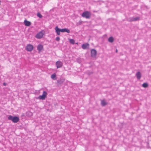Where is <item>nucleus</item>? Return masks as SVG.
Listing matches in <instances>:
<instances>
[{"mask_svg":"<svg viewBox=\"0 0 151 151\" xmlns=\"http://www.w3.org/2000/svg\"><path fill=\"white\" fill-rule=\"evenodd\" d=\"M63 63L60 61L58 60L56 63V65L57 68H58L61 67L63 65Z\"/></svg>","mask_w":151,"mask_h":151,"instance_id":"9","label":"nucleus"},{"mask_svg":"<svg viewBox=\"0 0 151 151\" xmlns=\"http://www.w3.org/2000/svg\"><path fill=\"white\" fill-rule=\"evenodd\" d=\"M97 54V51L94 49H92L91 50V55L92 57L95 58Z\"/></svg>","mask_w":151,"mask_h":151,"instance_id":"8","label":"nucleus"},{"mask_svg":"<svg viewBox=\"0 0 151 151\" xmlns=\"http://www.w3.org/2000/svg\"><path fill=\"white\" fill-rule=\"evenodd\" d=\"M51 78L54 80H56L57 78L56 74L55 73L52 74L51 76Z\"/></svg>","mask_w":151,"mask_h":151,"instance_id":"19","label":"nucleus"},{"mask_svg":"<svg viewBox=\"0 0 151 151\" xmlns=\"http://www.w3.org/2000/svg\"><path fill=\"white\" fill-rule=\"evenodd\" d=\"M55 32L58 35H60V32H61V29L59 28L57 26L55 28Z\"/></svg>","mask_w":151,"mask_h":151,"instance_id":"10","label":"nucleus"},{"mask_svg":"<svg viewBox=\"0 0 151 151\" xmlns=\"http://www.w3.org/2000/svg\"><path fill=\"white\" fill-rule=\"evenodd\" d=\"M142 86L144 88H146L148 87V84L147 83H145L142 85Z\"/></svg>","mask_w":151,"mask_h":151,"instance_id":"20","label":"nucleus"},{"mask_svg":"<svg viewBox=\"0 0 151 151\" xmlns=\"http://www.w3.org/2000/svg\"><path fill=\"white\" fill-rule=\"evenodd\" d=\"M24 23L25 26H29L31 24V23L30 22L28 21L26 19L24 20Z\"/></svg>","mask_w":151,"mask_h":151,"instance_id":"12","label":"nucleus"},{"mask_svg":"<svg viewBox=\"0 0 151 151\" xmlns=\"http://www.w3.org/2000/svg\"><path fill=\"white\" fill-rule=\"evenodd\" d=\"M82 16L83 17H85L86 19H89L91 17V14L88 11H85L82 13Z\"/></svg>","mask_w":151,"mask_h":151,"instance_id":"5","label":"nucleus"},{"mask_svg":"<svg viewBox=\"0 0 151 151\" xmlns=\"http://www.w3.org/2000/svg\"><path fill=\"white\" fill-rule=\"evenodd\" d=\"M65 79L63 77H61L59 79L57 80L56 84L57 86H60L65 81Z\"/></svg>","mask_w":151,"mask_h":151,"instance_id":"3","label":"nucleus"},{"mask_svg":"<svg viewBox=\"0 0 151 151\" xmlns=\"http://www.w3.org/2000/svg\"><path fill=\"white\" fill-rule=\"evenodd\" d=\"M136 76L137 79L139 80L141 77V74L140 72L139 71L137 72L136 73Z\"/></svg>","mask_w":151,"mask_h":151,"instance_id":"15","label":"nucleus"},{"mask_svg":"<svg viewBox=\"0 0 151 151\" xmlns=\"http://www.w3.org/2000/svg\"><path fill=\"white\" fill-rule=\"evenodd\" d=\"M118 52V50L117 49H116V52Z\"/></svg>","mask_w":151,"mask_h":151,"instance_id":"27","label":"nucleus"},{"mask_svg":"<svg viewBox=\"0 0 151 151\" xmlns=\"http://www.w3.org/2000/svg\"><path fill=\"white\" fill-rule=\"evenodd\" d=\"M101 104L102 106H105L107 104V103L104 100H102L101 101Z\"/></svg>","mask_w":151,"mask_h":151,"instance_id":"17","label":"nucleus"},{"mask_svg":"<svg viewBox=\"0 0 151 151\" xmlns=\"http://www.w3.org/2000/svg\"><path fill=\"white\" fill-rule=\"evenodd\" d=\"M26 115L28 117H31L33 115L32 112L30 111H28L26 112Z\"/></svg>","mask_w":151,"mask_h":151,"instance_id":"16","label":"nucleus"},{"mask_svg":"<svg viewBox=\"0 0 151 151\" xmlns=\"http://www.w3.org/2000/svg\"><path fill=\"white\" fill-rule=\"evenodd\" d=\"M139 18L138 17H130L127 19V20L129 22H132L133 21H137L139 20Z\"/></svg>","mask_w":151,"mask_h":151,"instance_id":"6","label":"nucleus"},{"mask_svg":"<svg viewBox=\"0 0 151 151\" xmlns=\"http://www.w3.org/2000/svg\"><path fill=\"white\" fill-rule=\"evenodd\" d=\"M82 22L80 21L79 22H78L76 24V25L77 26H78L79 25H80L82 24Z\"/></svg>","mask_w":151,"mask_h":151,"instance_id":"23","label":"nucleus"},{"mask_svg":"<svg viewBox=\"0 0 151 151\" xmlns=\"http://www.w3.org/2000/svg\"><path fill=\"white\" fill-rule=\"evenodd\" d=\"M45 33V31L44 30H42L36 35L35 37L37 39H40L42 38Z\"/></svg>","mask_w":151,"mask_h":151,"instance_id":"4","label":"nucleus"},{"mask_svg":"<svg viewBox=\"0 0 151 151\" xmlns=\"http://www.w3.org/2000/svg\"><path fill=\"white\" fill-rule=\"evenodd\" d=\"M37 16L40 18H41L42 17V16L40 14V13L39 12H37Z\"/></svg>","mask_w":151,"mask_h":151,"instance_id":"21","label":"nucleus"},{"mask_svg":"<svg viewBox=\"0 0 151 151\" xmlns=\"http://www.w3.org/2000/svg\"><path fill=\"white\" fill-rule=\"evenodd\" d=\"M43 48V45L41 44H39L37 46V49L39 52H40Z\"/></svg>","mask_w":151,"mask_h":151,"instance_id":"11","label":"nucleus"},{"mask_svg":"<svg viewBox=\"0 0 151 151\" xmlns=\"http://www.w3.org/2000/svg\"><path fill=\"white\" fill-rule=\"evenodd\" d=\"M70 42L72 44H74L75 43V41L73 39H70Z\"/></svg>","mask_w":151,"mask_h":151,"instance_id":"22","label":"nucleus"},{"mask_svg":"<svg viewBox=\"0 0 151 151\" xmlns=\"http://www.w3.org/2000/svg\"><path fill=\"white\" fill-rule=\"evenodd\" d=\"M89 46V44L88 43H86L85 44H83L81 45L82 48L83 49H86L88 46Z\"/></svg>","mask_w":151,"mask_h":151,"instance_id":"14","label":"nucleus"},{"mask_svg":"<svg viewBox=\"0 0 151 151\" xmlns=\"http://www.w3.org/2000/svg\"><path fill=\"white\" fill-rule=\"evenodd\" d=\"M3 85L4 86H6L7 85V83L4 82L3 83Z\"/></svg>","mask_w":151,"mask_h":151,"instance_id":"25","label":"nucleus"},{"mask_svg":"<svg viewBox=\"0 0 151 151\" xmlns=\"http://www.w3.org/2000/svg\"><path fill=\"white\" fill-rule=\"evenodd\" d=\"M9 120H11L14 123H17L19 121V118L17 116H13L9 115L8 118Z\"/></svg>","mask_w":151,"mask_h":151,"instance_id":"1","label":"nucleus"},{"mask_svg":"<svg viewBox=\"0 0 151 151\" xmlns=\"http://www.w3.org/2000/svg\"><path fill=\"white\" fill-rule=\"evenodd\" d=\"M55 40L57 41H59L60 40V38L59 37H57L55 38Z\"/></svg>","mask_w":151,"mask_h":151,"instance_id":"24","label":"nucleus"},{"mask_svg":"<svg viewBox=\"0 0 151 151\" xmlns=\"http://www.w3.org/2000/svg\"><path fill=\"white\" fill-rule=\"evenodd\" d=\"M65 32L69 33L70 32V30L66 28L61 29V32Z\"/></svg>","mask_w":151,"mask_h":151,"instance_id":"13","label":"nucleus"},{"mask_svg":"<svg viewBox=\"0 0 151 151\" xmlns=\"http://www.w3.org/2000/svg\"><path fill=\"white\" fill-rule=\"evenodd\" d=\"M108 41L112 43L114 41V38L112 37H110L108 38Z\"/></svg>","mask_w":151,"mask_h":151,"instance_id":"18","label":"nucleus"},{"mask_svg":"<svg viewBox=\"0 0 151 151\" xmlns=\"http://www.w3.org/2000/svg\"><path fill=\"white\" fill-rule=\"evenodd\" d=\"M33 49V46L31 44H28L26 46L25 49L27 51H31Z\"/></svg>","mask_w":151,"mask_h":151,"instance_id":"7","label":"nucleus"},{"mask_svg":"<svg viewBox=\"0 0 151 151\" xmlns=\"http://www.w3.org/2000/svg\"><path fill=\"white\" fill-rule=\"evenodd\" d=\"M93 73V72H90L89 73V74L90 75V74H92Z\"/></svg>","mask_w":151,"mask_h":151,"instance_id":"26","label":"nucleus"},{"mask_svg":"<svg viewBox=\"0 0 151 151\" xmlns=\"http://www.w3.org/2000/svg\"><path fill=\"white\" fill-rule=\"evenodd\" d=\"M47 93L45 91H43V94L42 95H40L38 97H36V99H40L42 100H44L46 97Z\"/></svg>","mask_w":151,"mask_h":151,"instance_id":"2","label":"nucleus"}]
</instances>
